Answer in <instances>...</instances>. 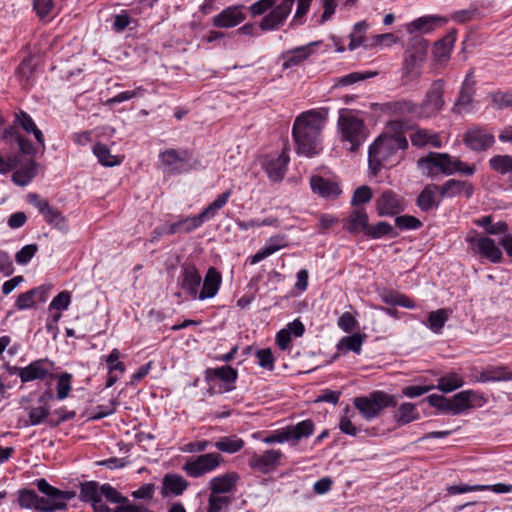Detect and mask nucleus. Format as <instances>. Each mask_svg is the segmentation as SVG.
I'll return each instance as SVG.
<instances>
[{
	"label": "nucleus",
	"mask_w": 512,
	"mask_h": 512,
	"mask_svg": "<svg viewBox=\"0 0 512 512\" xmlns=\"http://www.w3.org/2000/svg\"><path fill=\"white\" fill-rule=\"evenodd\" d=\"M327 117V108L309 110L296 117L292 136L299 155L311 158L322 151L321 132Z\"/></svg>",
	"instance_id": "1"
},
{
	"label": "nucleus",
	"mask_w": 512,
	"mask_h": 512,
	"mask_svg": "<svg viewBox=\"0 0 512 512\" xmlns=\"http://www.w3.org/2000/svg\"><path fill=\"white\" fill-rule=\"evenodd\" d=\"M36 486L44 496H38L31 489L19 490L18 504L21 508L34 509L38 512H55L66 509L67 501L74 496L73 492L62 491L53 487L44 478L38 479Z\"/></svg>",
	"instance_id": "2"
},
{
	"label": "nucleus",
	"mask_w": 512,
	"mask_h": 512,
	"mask_svg": "<svg viewBox=\"0 0 512 512\" xmlns=\"http://www.w3.org/2000/svg\"><path fill=\"white\" fill-rule=\"evenodd\" d=\"M408 148V141L401 132H384L369 147L368 164L374 175L382 168L393 167L401 160L400 152Z\"/></svg>",
	"instance_id": "3"
},
{
	"label": "nucleus",
	"mask_w": 512,
	"mask_h": 512,
	"mask_svg": "<svg viewBox=\"0 0 512 512\" xmlns=\"http://www.w3.org/2000/svg\"><path fill=\"white\" fill-rule=\"evenodd\" d=\"M418 167L429 177H434L437 172L444 175L462 173L471 176L475 173V167L468 165L457 157L447 153L430 152L426 157H422L417 162Z\"/></svg>",
	"instance_id": "4"
},
{
	"label": "nucleus",
	"mask_w": 512,
	"mask_h": 512,
	"mask_svg": "<svg viewBox=\"0 0 512 512\" xmlns=\"http://www.w3.org/2000/svg\"><path fill=\"white\" fill-rule=\"evenodd\" d=\"M295 0H259L251 5L250 11L253 15H265L259 27L262 31L277 30L281 27L291 13Z\"/></svg>",
	"instance_id": "5"
},
{
	"label": "nucleus",
	"mask_w": 512,
	"mask_h": 512,
	"mask_svg": "<svg viewBox=\"0 0 512 512\" xmlns=\"http://www.w3.org/2000/svg\"><path fill=\"white\" fill-rule=\"evenodd\" d=\"M338 127L342 140L350 143L351 152H356L367 138V129L363 120L349 110H341Z\"/></svg>",
	"instance_id": "6"
},
{
	"label": "nucleus",
	"mask_w": 512,
	"mask_h": 512,
	"mask_svg": "<svg viewBox=\"0 0 512 512\" xmlns=\"http://www.w3.org/2000/svg\"><path fill=\"white\" fill-rule=\"evenodd\" d=\"M428 42L420 35L412 36L404 52L402 70L406 75L420 76V69L426 59Z\"/></svg>",
	"instance_id": "7"
},
{
	"label": "nucleus",
	"mask_w": 512,
	"mask_h": 512,
	"mask_svg": "<svg viewBox=\"0 0 512 512\" xmlns=\"http://www.w3.org/2000/svg\"><path fill=\"white\" fill-rule=\"evenodd\" d=\"M314 429V422L311 419H306L296 425H289L276 430L273 434L265 437L263 442L266 444L288 442L295 446L302 439L310 437L313 434Z\"/></svg>",
	"instance_id": "8"
},
{
	"label": "nucleus",
	"mask_w": 512,
	"mask_h": 512,
	"mask_svg": "<svg viewBox=\"0 0 512 512\" xmlns=\"http://www.w3.org/2000/svg\"><path fill=\"white\" fill-rule=\"evenodd\" d=\"M353 403L366 420L379 416L384 408L396 405L394 398L382 391H375L368 396L356 397Z\"/></svg>",
	"instance_id": "9"
},
{
	"label": "nucleus",
	"mask_w": 512,
	"mask_h": 512,
	"mask_svg": "<svg viewBox=\"0 0 512 512\" xmlns=\"http://www.w3.org/2000/svg\"><path fill=\"white\" fill-rule=\"evenodd\" d=\"M444 86L442 79L435 80L426 92L421 104L418 105V119L436 116L444 107Z\"/></svg>",
	"instance_id": "10"
},
{
	"label": "nucleus",
	"mask_w": 512,
	"mask_h": 512,
	"mask_svg": "<svg viewBox=\"0 0 512 512\" xmlns=\"http://www.w3.org/2000/svg\"><path fill=\"white\" fill-rule=\"evenodd\" d=\"M223 462L221 454L212 452L199 455L185 462L183 470L192 478H199L213 472Z\"/></svg>",
	"instance_id": "11"
},
{
	"label": "nucleus",
	"mask_w": 512,
	"mask_h": 512,
	"mask_svg": "<svg viewBox=\"0 0 512 512\" xmlns=\"http://www.w3.org/2000/svg\"><path fill=\"white\" fill-rule=\"evenodd\" d=\"M476 81L474 79V68H471L462 83L459 95L452 107L455 114L467 113L472 110L473 97L475 95Z\"/></svg>",
	"instance_id": "12"
},
{
	"label": "nucleus",
	"mask_w": 512,
	"mask_h": 512,
	"mask_svg": "<svg viewBox=\"0 0 512 512\" xmlns=\"http://www.w3.org/2000/svg\"><path fill=\"white\" fill-rule=\"evenodd\" d=\"M375 209L379 216H395L404 211V198L393 190H385L375 201Z\"/></svg>",
	"instance_id": "13"
},
{
	"label": "nucleus",
	"mask_w": 512,
	"mask_h": 512,
	"mask_svg": "<svg viewBox=\"0 0 512 512\" xmlns=\"http://www.w3.org/2000/svg\"><path fill=\"white\" fill-rule=\"evenodd\" d=\"M466 242L471 245L475 253L490 262L499 263L501 261L502 251L492 238L468 235L466 237Z\"/></svg>",
	"instance_id": "14"
},
{
	"label": "nucleus",
	"mask_w": 512,
	"mask_h": 512,
	"mask_svg": "<svg viewBox=\"0 0 512 512\" xmlns=\"http://www.w3.org/2000/svg\"><path fill=\"white\" fill-rule=\"evenodd\" d=\"M282 456V452L276 449L266 450L261 454L253 453L248 459V465L254 471L267 474L280 465Z\"/></svg>",
	"instance_id": "15"
},
{
	"label": "nucleus",
	"mask_w": 512,
	"mask_h": 512,
	"mask_svg": "<svg viewBox=\"0 0 512 512\" xmlns=\"http://www.w3.org/2000/svg\"><path fill=\"white\" fill-rule=\"evenodd\" d=\"M463 142L469 149L480 152L491 148L495 138L487 129L475 126L467 130L463 135Z\"/></svg>",
	"instance_id": "16"
},
{
	"label": "nucleus",
	"mask_w": 512,
	"mask_h": 512,
	"mask_svg": "<svg viewBox=\"0 0 512 512\" xmlns=\"http://www.w3.org/2000/svg\"><path fill=\"white\" fill-rule=\"evenodd\" d=\"M289 160L288 148H284L277 156H267L264 159L263 168L271 181L280 182L284 178Z\"/></svg>",
	"instance_id": "17"
},
{
	"label": "nucleus",
	"mask_w": 512,
	"mask_h": 512,
	"mask_svg": "<svg viewBox=\"0 0 512 512\" xmlns=\"http://www.w3.org/2000/svg\"><path fill=\"white\" fill-rule=\"evenodd\" d=\"M239 480L240 475L234 471L212 477L208 482L209 492L220 495L234 493Z\"/></svg>",
	"instance_id": "18"
},
{
	"label": "nucleus",
	"mask_w": 512,
	"mask_h": 512,
	"mask_svg": "<svg viewBox=\"0 0 512 512\" xmlns=\"http://www.w3.org/2000/svg\"><path fill=\"white\" fill-rule=\"evenodd\" d=\"M242 5L229 6L213 17V25L218 28H232L246 18Z\"/></svg>",
	"instance_id": "19"
},
{
	"label": "nucleus",
	"mask_w": 512,
	"mask_h": 512,
	"mask_svg": "<svg viewBox=\"0 0 512 512\" xmlns=\"http://www.w3.org/2000/svg\"><path fill=\"white\" fill-rule=\"evenodd\" d=\"M201 282L202 277L194 266L189 265L182 269L179 284L192 299H198Z\"/></svg>",
	"instance_id": "20"
},
{
	"label": "nucleus",
	"mask_w": 512,
	"mask_h": 512,
	"mask_svg": "<svg viewBox=\"0 0 512 512\" xmlns=\"http://www.w3.org/2000/svg\"><path fill=\"white\" fill-rule=\"evenodd\" d=\"M447 22L448 19L446 17L426 15L407 23L405 29L409 34L416 32L430 33L436 28L445 25Z\"/></svg>",
	"instance_id": "21"
},
{
	"label": "nucleus",
	"mask_w": 512,
	"mask_h": 512,
	"mask_svg": "<svg viewBox=\"0 0 512 512\" xmlns=\"http://www.w3.org/2000/svg\"><path fill=\"white\" fill-rule=\"evenodd\" d=\"M473 191V185L470 182L457 179H449L442 186H439L441 198H452L461 195L470 198Z\"/></svg>",
	"instance_id": "22"
},
{
	"label": "nucleus",
	"mask_w": 512,
	"mask_h": 512,
	"mask_svg": "<svg viewBox=\"0 0 512 512\" xmlns=\"http://www.w3.org/2000/svg\"><path fill=\"white\" fill-rule=\"evenodd\" d=\"M222 283L221 273L214 267H210L203 279L202 289L199 291V300L213 298L219 291Z\"/></svg>",
	"instance_id": "23"
},
{
	"label": "nucleus",
	"mask_w": 512,
	"mask_h": 512,
	"mask_svg": "<svg viewBox=\"0 0 512 512\" xmlns=\"http://www.w3.org/2000/svg\"><path fill=\"white\" fill-rule=\"evenodd\" d=\"M286 246L287 242L285 236H273L269 238L267 244L261 250L253 256H250L247 261H249L251 265H255Z\"/></svg>",
	"instance_id": "24"
},
{
	"label": "nucleus",
	"mask_w": 512,
	"mask_h": 512,
	"mask_svg": "<svg viewBox=\"0 0 512 512\" xmlns=\"http://www.w3.org/2000/svg\"><path fill=\"white\" fill-rule=\"evenodd\" d=\"M369 227L368 214L362 207L355 208L346 219L345 228L351 234L367 233Z\"/></svg>",
	"instance_id": "25"
},
{
	"label": "nucleus",
	"mask_w": 512,
	"mask_h": 512,
	"mask_svg": "<svg viewBox=\"0 0 512 512\" xmlns=\"http://www.w3.org/2000/svg\"><path fill=\"white\" fill-rule=\"evenodd\" d=\"M51 365L47 359L31 362L28 366L24 367L22 382L26 383L37 379H45L49 375Z\"/></svg>",
	"instance_id": "26"
},
{
	"label": "nucleus",
	"mask_w": 512,
	"mask_h": 512,
	"mask_svg": "<svg viewBox=\"0 0 512 512\" xmlns=\"http://www.w3.org/2000/svg\"><path fill=\"white\" fill-rule=\"evenodd\" d=\"M314 44H308L305 46H300L291 50L284 52L281 55L283 60L282 67L284 69H289L303 63L312 53L311 47Z\"/></svg>",
	"instance_id": "27"
},
{
	"label": "nucleus",
	"mask_w": 512,
	"mask_h": 512,
	"mask_svg": "<svg viewBox=\"0 0 512 512\" xmlns=\"http://www.w3.org/2000/svg\"><path fill=\"white\" fill-rule=\"evenodd\" d=\"M161 163L168 168L171 172L180 173L181 170L174 167L178 163H185L190 159V154L187 150L167 149L160 154Z\"/></svg>",
	"instance_id": "28"
},
{
	"label": "nucleus",
	"mask_w": 512,
	"mask_h": 512,
	"mask_svg": "<svg viewBox=\"0 0 512 512\" xmlns=\"http://www.w3.org/2000/svg\"><path fill=\"white\" fill-rule=\"evenodd\" d=\"M188 482L178 474H166L162 482V495H181L188 487Z\"/></svg>",
	"instance_id": "29"
},
{
	"label": "nucleus",
	"mask_w": 512,
	"mask_h": 512,
	"mask_svg": "<svg viewBox=\"0 0 512 512\" xmlns=\"http://www.w3.org/2000/svg\"><path fill=\"white\" fill-rule=\"evenodd\" d=\"M310 185L314 193H317L325 198H335L341 192L339 186L336 183L319 176H313L310 180Z\"/></svg>",
	"instance_id": "30"
},
{
	"label": "nucleus",
	"mask_w": 512,
	"mask_h": 512,
	"mask_svg": "<svg viewBox=\"0 0 512 512\" xmlns=\"http://www.w3.org/2000/svg\"><path fill=\"white\" fill-rule=\"evenodd\" d=\"M438 192L439 186L436 184H429L423 188L416 200L421 211L427 212L438 207L439 201L436 199Z\"/></svg>",
	"instance_id": "31"
},
{
	"label": "nucleus",
	"mask_w": 512,
	"mask_h": 512,
	"mask_svg": "<svg viewBox=\"0 0 512 512\" xmlns=\"http://www.w3.org/2000/svg\"><path fill=\"white\" fill-rule=\"evenodd\" d=\"M410 140L412 145L416 147L431 145L434 148H440L442 145V141L437 133L421 128H417L411 133Z\"/></svg>",
	"instance_id": "32"
},
{
	"label": "nucleus",
	"mask_w": 512,
	"mask_h": 512,
	"mask_svg": "<svg viewBox=\"0 0 512 512\" xmlns=\"http://www.w3.org/2000/svg\"><path fill=\"white\" fill-rule=\"evenodd\" d=\"M512 380V371H508L505 367H487L479 372L475 377L476 382H497Z\"/></svg>",
	"instance_id": "33"
},
{
	"label": "nucleus",
	"mask_w": 512,
	"mask_h": 512,
	"mask_svg": "<svg viewBox=\"0 0 512 512\" xmlns=\"http://www.w3.org/2000/svg\"><path fill=\"white\" fill-rule=\"evenodd\" d=\"M38 167V163L33 160L29 161L26 165H23L13 173L12 181L21 187L28 185L37 175Z\"/></svg>",
	"instance_id": "34"
},
{
	"label": "nucleus",
	"mask_w": 512,
	"mask_h": 512,
	"mask_svg": "<svg viewBox=\"0 0 512 512\" xmlns=\"http://www.w3.org/2000/svg\"><path fill=\"white\" fill-rule=\"evenodd\" d=\"M475 395V392L472 390H465L455 394L450 398L451 413L458 415L470 409L472 407L471 401Z\"/></svg>",
	"instance_id": "35"
},
{
	"label": "nucleus",
	"mask_w": 512,
	"mask_h": 512,
	"mask_svg": "<svg viewBox=\"0 0 512 512\" xmlns=\"http://www.w3.org/2000/svg\"><path fill=\"white\" fill-rule=\"evenodd\" d=\"M232 195V190L231 189H228L227 191L223 192L222 194L218 195L216 197V199L210 203L199 215L198 217L200 218L202 224L212 218L215 217V215L217 214V212L223 208L229 198L231 197Z\"/></svg>",
	"instance_id": "36"
},
{
	"label": "nucleus",
	"mask_w": 512,
	"mask_h": 512,
	"mask_svg": "<svg viewBox=\"0 0 512 512\" xmlns=\"http://www.w3.org/2000/svg\"><path fill=\"white\" fill-rule=\"evenodd\" d=\"M451 315V310L446 308H441L435 311H431L428 314L425 325L435 334H440L442 332L445 323L448 321Z\"/></svg>",
	"instance_id": "37"
},
{
	"label": "nucleus",
	"mask_w": 512,
	"mask_h": 512,
	"mask_svg": "<svg viewBox=\"0 0 512 512\" xmlns=\"http://www.w3.org/2000/svg\"><path fill=\"white\" fill-rule=\"evenodd\" d=\"M17 122L27 133H33L37 143L40 145L42 152L45 150V139L41 130L38 129L33 119L26 112L21 111L16 115Z\"/></svg>",
	"instance_id": "38"
},
{
	"label": "nucleus",
	"mask_w": 512,
	"mask_h": 512,
	"mask_svg": "<svg viewBox=\"0 0 512 512\" xmlns=\"http://www.w3.org/2000/svg\"><path fill=\"white\" fill-rule=\"evenodd\" d=\"M200 226H202V222L198 215L186 217L177 222L169 224L166 233L170 235L178 232L190 233Z\"/></svg>",
	"instance_id": "39"
},
{
	"label": "nucleus",
	"mask_w": 512,
	"mask_h": 512,
	"mask_svg": "<svg viewBox=\"0 0 512 512\" xmlns=\"http://www.w3.org/2000/svg\"><path fill=\"white\" fill-rule=\"evenodd\" d=\"M464 385L463 377L456 372H448L438 379V384L435 388L444 393L452 392Z\"/></svg>",
	"instance_id": "40"
},
{
	"label": "nucleus",
	"mask_w": 512,
	"mask_h": 512,
	"mask_svg": "<svg viewBox=\"0 0 512 512\" xmlns=\"http://www.w3.org/2000/svg\"><path fill=\"white\" fill-rule=\"evenodd\" d=\"M80 499L89 502L91 505L101 502V486L95 481L81 484Z\"/></svg>",
	"instance_id": "41"
},
{
	"label": "nucleus",
	"mask_w": 512,
	"mask_h": 512,
	"mask_svg": "<svg viewBox=\"0 0 512 512\" xmlns=\"http://www.w3.org/2000/svg\"><path fill=\"white\" fill-rule=\"evenodd\" d=\"M43 210L40 213L43 215L45 221L50 225L58 228L59 230L66 231L68 226L66 223L65 217L61 214L59 210L52 207L49 203L47 205H43Z\"/></svg>",
	"instance_id": "42"
},
{
	"label": "nucleus",
	"mask_w": 512,
	"mask_h": 512,
	"mask_svg": "<svg viewBox=\"0 0 512 512\" xmlns=\"http://www.w3.org/2000/svg\"><path fill=\"white\" fill-rule=\"evenodd\" d=\"M93 153L103 166L113 167L121 163V158L112 155L110 149L102 143H96L94 145Z\"/></svg>",
	"instance_id": "43"
},
{
	"label": "nucleus",
	"mask_w": 512,
	"mask_h": 512,
	"mask_svg": "<svg viewBox=\"0 0 512 512\" xmlns=\"http://www.w3.org/2000/svg\"><path fill=\"white\" fill-rule=\"evenodd\" d=\"M206 377L208 379H220L226 383H234L238 377V372L231 366H222L217 368H211L206 371Z\"/></svg>",
	"instance_id": "44"
},
{
	"label": "nucleus",
	"mask_w": 512,
	"mask_h": 512,
	"mask_svg": "<svg viewBox=\"0 0 512 512\" xmlns=\"http://www.w3.org/2000/svg\"><path fill=\"white\" fill-rule=\"evenodd\" d=\"M389 110L397 115H410L418 119V104L411 100H399L389 104Z\"/></svg>",
	"instance_id": "45"
},
{
	"label": "nucleus",
	"mask_w": 512,
	"mask_h": 512,
	"mask_svg": "<svg viewBox=\"0 0 512 512\" xmlns=\"http://www.w3.org/2000/svg\"><path fill=\"white\" fill-rule=\"evenodd\" d=\"M232 497L229 495H220L209 492L207 512H222L232 503Z\"/></svg>",
	"instance_id": "46"
},
{
	"label": "nucleus",
	"mask_w": 512,
	"mask_h": 512,
	"mask_svg": "<svg viewBox=\"0 0 512 512\" xmlns=\"http://www.w3.org/2000/svg\"><path fill=\"white\" fill-rule=\"evenodd\" d=\"M386 235L396 237L398 236V233L388 222L385 221L378 222L376 225H369L366 233V236L372 239H379Z\"/></svg>",
	"instance_id": "47"
},
{
	"label": "nucleus",
	"mask_w": 512,
	"mask_h": 512,
	"mask_svg": "<svg viewBox=\"0 0 512 512\" xmlns=\"http://www.w3.org/2000/svg\"><path fill=\"white\" fill-rule=\"evenodd\" d=\"M244 446V441L237 437H222L214 443V447L226 453H236Z\"/></svg>",
	"instance_id": "48"
},
{
	"label": "nucleus",
	"mask_w": 512,
	"mask_h": 512,
	"mask_svg": "<svg viewBox=\"0 0 512 512\" xmlns=\"http://www.w3.org/2000/svg\"><path fill=\"white\" fill-rule=\"evenodd\" d=\"M396 420L399 424H408L419 418V414L416 412V406L412 403H403L399 406L395 415Z\"/></svg>",
	"instance_id": "49"
},
{
	"label": "nucleus",
	"mask_w": 512,
	"mask_h": 512,
	"mask_svg": "<svg viewBox=\"0 0 512 512\" xmlns=\"http://www.w3.org/2000/svg\"><path fill=\"white\" fill-rule=\"evenodd\" d=\"M376 74V72H352L350 74L337 78L335 80L334 87L349 86L359 81H363L368 78L374 77Z\"/></svg>",
	"instance_id": "50"
},
{
	"label": "nucleus",
	"mask_w": 512,
	"mask_h": 512,
	"mask_svg": "<svg viewBox=\"0 0 512 512\" xmlns=\"http://www.w3.org/2000/svg\"><path fill=\"white\" fill-rule=\"evenodd\" d=\"M395 225L400 230H416L422 226V222L411 215H402L395 218Z\"/></svg>",
	"instance_id": "51"
},
{
	"label": "nucleus",
	"mask_w": 512,
	"mask_h": 512,
	"mask_svg": "<svg viewBox=\"0 0 512 512\" xmlns=\"http://www.w3.org/2000/svg\"><path fill=\"white\" fill-rule=\"evenodd\" d=\"M364 342V336L361 334H353L346 336L341 339L340 345L345 347L349 351H353L357 354L361 352V348Z\"/></svg>",
	"instance_id": "52"
},
{
	"label": "nucleus",
	"mask_w": 512,
	"mask_h": 512,
	"mask_svg": "<svg viewBox=\"0 0 512 512\" xmlns=\"http://www.w3.org/2000/svg\"><path fill=\"white\" fill-rule=\"evenodd\" d=\"M119 358L120 351L117 348H114L106 357L105 362L107 364L109 373L113 371H119L120 373L125 372V365L123 362L119 361Z\"/></svg>",
	"instance_id": "53"
},
{
	"label": "nucleus",
	"mask_w": 512,
	"mask_h": 512,
	"mask_svg": "<svg viewBox=\"0 0 512 512\" xmlns=\"http://www.w3.org/2000/svg\"><path fill=\"white\" fill-rule=\"evenodd\" d=\"M491 101L497 109H503L512 106V91L491 93Z\"/></svg>",
	"instance_id": "54"
},
{
	"label": "nucleus",
	"mask_w": 512,
	"mask_h": 512,
	"mask_svg": "<svg viewBox=\"0 0 512 512\" xmlns=\"http://www.w3.org/2000/svg\"><path fill=\"white\" fill-rule=\"evenodd\" d=\"M372 195V190L369 186H360L354 191L351 203L354 206L368 203L372 199Z\"/></svg>",
	"instance_id": "55"
},
{
	"label": "nucleus",
	"mask_w": 512,
	"mask_h": 512,
	"mask_svg": "<svg viewBox=\"0 0 512 512\" xmlns=\"http://www.w3.org/2000/svg\"><path fill=\"white\" fill-rule=\"evenodd\" d=\"M105 497L111 503L123 504L127 498L123 497L114 487L109 484L101 485V498Z\"/></svg>",
	"instance_id": "56"
},
{
	"label": "nucleus",
	"mask_w": 512,
	"mask_h": 512,
	"mask_svg": "<svg viewBox=\"0 0 512 512\" xmlns=\"http://www.w3.org/2000/svg\"><path fill=\"white\" fill-rule=\"evenodd\" d=\"M71 302V294L68 291H62L57 294L49 305V309L58 311L67 310Z\"/></svg>",
	"instance_id": "57"
},
{
	"label": "nucleus",
	"mask_w": 512,
	"mask_h": 512,
	"mask_svg": "<svg viewBox=\"0 0 512 512\" xmlns=\"http://www.w3.org/2000/svg\"><path fill=\"white\" fill-rule=\"evenodd\" d=\"M38 248L36 244H28L23 246L15 255V260L18 264H27L35 255Z\"/></svg>",
	"instance_id": "58"
},
{
	"label": "nucleus",
	"mask_w": 512,
	"mask_h": 512,
	"mask_svg": "<svg viewBox=\"0 0 512 512\" xmlns=\"http://www.w3.org/2000/svg\"><path fill=\"white\" fill-rule=\"evenodd\" d=\"M452 47L450 44L446 43L445 40H440L435 43L433 48L434 58L439 62L446 61L451 53Z\"/></svg>",
	"instance_id": "59"
},
{
	"label": "nucleus",
	"mask_w": 512,
	"mask_h": 512,
	"mask_svg": "<svg viewBox=\"0 0 512 512\" xmlns=\"http://www.w3.org/2000/svg\"><path fill=\"white\" fill-rule=\"evenodd\" d=\"M258 364L260 367L273 371L274 370V357L270 349H260L256 352Z\"/></svg>",
	"instance_id": "60"
},
{
	"label": "nucleus",
	"mask_w": 512,
	"mask_h": 512,
	"mask_svg": "<svg viewBox=\"0 0 512 512\" xmlns=\"http://www.w3.org/2000/svg\"><path fill=\"white\" fill-rule=\"evenodd\" d=\"M348 413H349V408L347 407L344 411V415L341 416V419L339 422V429L344 434H347L350 436H356L359 429L352 423Z\"/></svg>",
	"instance_id": "61"
},
{
	"label": "nucleus",
	"mask_w": 512,
	"mask_h": 512,
	"mask_svg": "<svg viewBox=\"0 0 512 512\" xmlns=\"http://www.w3.org/2000/svg\"><path fill=\"white\" fill-rule=\"evenodd\" d=\"M33 8L36 11L37 15L44 19L46 16L50 15L54 9V1L53 0H33Z\"/></svg>",
	"instance_id": "62"
},
{
	"label": "nucleus",
	"mask_w": 512,
	"mask_h": 512,
	"mask_svg": "<svg viewBox=\"0 0 512 512\" xmlns=\"http://www.w3.org/2000/svg\"><path fill=\"white\" fill-rule=\"evenodd\" d=\"M71 375L68 373L62 374L57 383V398L60 400L65 399L71 390Z\"/></svg>",
	"instance_id": "63"
},
{
	"label": "nucleus",
	"mask_w": 512,
	"mask_h": 512,
	"mask_svg": "<svg viewBox=\"0 0 512 512\" xmlns=\"http://www.w3.org/2000/svg\"><path fill=\"white\" fill-rule=\"evenodd\" d=\"M49 415V409L45 406L33 407L29 411V422L31 425L41 424Z\"/></svg>",
	"instance_id": "64"
}]
</instances>
